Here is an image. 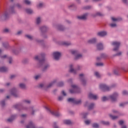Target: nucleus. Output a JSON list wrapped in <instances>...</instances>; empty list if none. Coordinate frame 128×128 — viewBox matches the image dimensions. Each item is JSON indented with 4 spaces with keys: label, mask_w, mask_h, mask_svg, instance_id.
<instances>
[{
    "label": "nucleus",
    "mask_w": 128,
    "mask_h": 128,
    "mask_svg": "<svg viewBox=\"0 0 128 128\" xmlns=\"http://www.w3.org/2000/svg\"><path fill=\"white\" fill-rule=\"evenodd\" d=\"M46 54H41L39 56H36L34 59L36 60H39L40 66H42L46 64V59H44V56Z\"/></svg>",
    "instance_id": "1"
},
{
    "label": "nucleus",
    "mask_w": 128,
    "mask_h": 128,
    "mask_svg": "<svg viewBox=\"0 0 128 128\" xmlns=\"http://www.w3.org/2000/svg\"><path fill=\"white\" fill-rule=\"evenodd\" d=\"M72 89L69 90L70 94H80V88L76 84L71 85Z\"/></svg>",
    "instance_id": "2"
},
{
    "label": "nucleus",
    "mask_w": 128,
    "mask_h": 128,
    "mask_svg": "<svg viewBox=\"0 0 128 128\" xmlns=\"http://www.w3.org/2000/svg\"><path fill=\"white\" fill-rule=\"evenodd\" d=\"M68 100L69 102H72L75 104H82V100H78L74 98H69Z\"/></svg>",
    "instance_id": "3"
},
{
    "label": "nucleus",
    "mask_w": 128,
    "mask_h": 128,
    "mask_svg": "<svg viewBox=\"0 0 128 128\" xmlns=\"http://www.w3.org/2000/svg\"><path fill=\"white\" fill-rule=\"evenodd\" d=\"M71 53L72 54H74V56H76L75 60H78V58H80L82 56V55L78 54V51L76 50H72Z\"/></svg>",
    "instance_id": "4"
},
{
    "label": "nucleus",
    "mask_w": 128,
    "mask_h": 128,
    "mask_svg": "<svg viewBox=\"0 0 128 128\" xmlns=\"http://www.w3.org/2000/svg\"><path fill=\"white\" fill-rule=\"evenodd\" d=\"M100 88L102 92H108L110 90V88L106 84H100Z\"/></svg>",
    "instance_id": "5"
},
{
    "label": "nucleus",
    "mask_w": 128,
    "mask_h": 128,
    "mask_svg": "<svg viewBox=\"0 0 128 128\" xmlns=\"http://www.w3.org/2000/svg\"><path fill=\"white\" fill-rule=\"evenodd\" d=\"M112 45L114 46V48L113 49L114 52H116V50H118L120 48V42H112Z\"/></svg>",
    "instance_id": "6"
},
{
    "label": "nucleus",
    "mask_w": 128,
    "mask_h": 128,
    "mask_svg": "<svg viewBox=\"0 0 128 128\" xmlns=\"http://www.w3.org/2000/svg\"><path fill=\"white\" fill-rule=\"evenodd\" d=\"M46 110H48V112H50V114H52V116H60V112H56V111H52L50 109L48 108L46 106L45 107Z\"/></svg>",
    "instance_id": "7"
},
{
    "label": "nucleus",
    "mask_w": 128,
    "mask_h": 128,
    "mask_svg": "<svg viewBox=\"0 0 128 128\" xmlns=\"http://www.w3.org/2000/svg\"><path fill=\"white\" fill-rule=\"evenodd\" d=\"M14 108H16V110H26V108H24L22 106V104H18L16 105H14Z\"/></svg>",
    "instance_id": "8"
},
{
    "label": "nucleus",
    "mask_w": 128,
    "mask_h": 128,
    "mask_svg": "<svg viewBox=\"0 0 128 128\" xmlns=\"http://www.w3.org/2000/svg\"><path fill=\"white\" fill-rule=\"evenodd\" d=\"M53 56L54 57V60H60V52H54L53 53Z\"/></svg>",
    "instance_id": "9"
},
{
    "label": "nucleus",
    "mask_w": 128,
    "mask_h": 128,
    "mask_svg": "<svg viewBox=\"0 0 128 128\" xmlns=\"http://www.w3.org/2000/svg\"><path fill=\"white\" fill-rule=\"evenodd\" d=\"M88 16V13H85L82 16H78L77 18H78V20H86Z\"/></svg>",
    "instance_id": "10"
},
{
    "label": "nucleus",
    "mask_w": 128,
    "mask_h": 128,
    "mask_svg": "<svg viewBox=\"0 0 128 128\" xmlns=\"http://www.w3.org/2000/svg\"><path fill=\"white\" fill-rule=\"evenodd\" d=\"M118 96V93H114L113 94L110 96V98L112 102H116V98Z\"/></svg>",
    "instance_id": "11"
},
{
    "label": "nucleus",
    "mask_w": 128,
    "mask_h": 128,
    "mask_svg": "<svg viewBox=\"0 0 128 128\" xmlns=\"http://www.w3.org/2000/svg\"><path fill=\"white\" fill-rule=\"evenodd\" d=\"M10 94L14 96V98H18L19 96L18 94H16V88H13L10 90Z\"/></svg>",
    "instance_id": "12"
},
{
    "label": "nucleus",
    "mask_w": 128,
    "mask_h": 128,
    "mask_svg": "<svg viewBox=\"0 0 128 128\" xmlns=\"http://www.w3.org/2000/svg\"><path fill=\"white\" fill-rule=\"evenodd\" d=\"M8 18V13L6 12L4 13V14L3 16H0V18L2 20H6Z\"/></svg>",
    "instance_id": "13"
},
{
    "label": "nucleus",
    "mask_w": 128,
    "mask_h": 128,
    "mask_svg": "<svg viewBox=\"0 0 128 128\" xmlns=\"http://www.w3.org/2000/svg\"><path fill=\"white\" fill-rule=\"evenodd\" d=\"M108 58V55L104 54H101L100 57L97 58L98 60H100L102 58Z\"/></svg>",
    "instance_id": "14"
},
{
    "label": "nucleus",
    "mask_w": 128,
    "mask_h": 128,
    "mask_svg": "<svg viewBox=\"0 0 128 128\" xmlns=\"http://www.w3.org/2000/svg\"><path fill=\"white\" fill-rule=\"evenodd\" d=\"M88 98H91L92 100H97L98 99V96L92 94V93H90L88 94Z\"/></svg>",
    "instance_id": "15"
},
{
    "label": "nucleus",
    "mask_w": 128,
    "mask_h": 128,
    "mask_svg": "<svg viewBox=\"0 0 128 128\" xmlns=\"http://www.w3.org/2000/svg\"><path fill=\"white\" fill-rule=\"evenodd\" d=\"M97 36H106V32H98L97 34Z\"/></svg>",
    "instance_id": "16"
},
{
    "label": "nucleus",
    "mask_w": 128,
    "mask_h": 128,
    "mask_svg": "<svg viewBox=\"0 0 128 128\" xmlns=\"http://www.w3.org/2000/svg\"><path fill=\"white\" fill-rule=\"evenodd\" d=\"M80 76L83 86H86V80L84 79V78H82V76H84V74H80Z\"/></svg>",
    "instance_id": "17"
},
{
    "label": "nucleus",
    "mask_w": 128,
    "mask_h": 128,
    "mask_svg": "<svg viewBox=\"0 0 128 128\" xmlns=\"http://www.w3.org/2000/svg\"><path fill=\"white\" fill-rule=\"evenodd\" d=\"M74 66L72 64L70 65V72H72L73 74H76V70L73 68Z\"/></svg>",
    "instance_id": "18"
},
{
    "label": "nucleus",
    "mask_w": 128,
    "mask_h": 128,
    "mask_svg": "<svg viewBox=\"0 0 128 128\" xmlns=\"http://www.w3.org/2000/svg\"><path fill=\"white\" fill-rule=\"evenodd\" d=\"M96 48L98 50H104V46L102 44H98L96 45Z\"/></svg>",
    "instance_id": "19"
},
{
    "label": "nucleus",
    "mask_w": 128,
    "mask_h": 128,
    "mask_svg": "<svg viewBox=\"0 0 128 128\" xmlns=\"http://www.w3.org/2000/svg\"><path fill=\"white\" fill-rule=\"evenodd\" d=\"M8 70V69L6 68V67L3 66L0 68V72H6Z\"/></svg>",
    "instance_id": "20"
},
{
    "label": "nucleus",
    "mask_w": 128,
    "mask_h": 128,
    "mask_svg": "<svg viewBox=\"0 0 128 128\" xmlns=\"http://www.w3.org/2000/svg\"><path fill=\"white\" fill-rule=\"evenodd\" d=\"M16 118V115H13L10 118L7 120V122H12V120H14V119Z\"/></svg>",
    "instance_id": "21"
},
{
    "label": "nucleus",
    "mask_w": 128,
    "mask_h": 128,
    "mask_svg": "<svg viewBox=\"0 0 128 128\" xmlns=\"http://www.w3.org/2000/svg\"><path fill=\"white\" fill-rule=\"evenodd\" d=\"M92 16H93L94 18L96 16H104V14L100 13V12H97L96 14H92Z\"/></svg>",
    "instance_id": "22"
},
{
    "label": "nucleus",
    "mask_w": 128,
    "mask_h": 128,
    "mask_svg": "<svg viewBox=\"0 0 128 128\" xmlns=\"http://www.w3.org/2000/svg\"><path fill=\"white\" fill-rule=\"evenodd\" d=\"M40 30L42 32H48V28L46 26H42L40 28Z\"/></svg>",
    "instance_id": "23"
},
{
    "label": "nucleus",
    "mask_w": 128,
    "mask_h": 128,
    "mask_svg": "<svg viewBox=\"0 0 128 128\" xmlns=\"http://www.w3.org/2000/svg\"><path fill=\"white\" fill-rule=\"evenodd\" d=\"M88 44H96V38H94L88 41Z\"/></svg>",
    "instance_id": "24"
},
{
    "label": "nucleus",
    "mask_w": 128,
    "mask_h": 128,
    "mask_svg": "<svg viewBox=\"0 0 128 128\" xmlns=\"http://www.w3.org/2000/svg\"><path fill=\"white\" fill-rule=\"evenodd\" d=\"M64 124H72V121H70V120H64L63 121Z\"/></svg>",
    "instance_id": "25"
},
{
    "label": "nucleus",
    "mask_w": 128,
    "mask_h": 128,
    "mask_svg": "<svg viewBox=\"0 0 128 128\" xmlns=\"http://www.w3.org/2000/svg\"><path fill=\"white\" fill-rule=\"evenodd\" d=\"M56 80H54L51 83H50L48 84V85L47 86V88H52V86H54V84H56Z\"/></svg>",
    "instance_id": "26"
},
{
    "label": "nucleus",
    "mask_w": 128,
    "mask_h": 128,
    "mask_svg": "<svg viewBox=\"0 0 128 128\" xmlns=\"http://www.w3.org/2000/svg\"><path fill=\"white\" fill-rule=\"evenodd\" d=\"M57 28L59 30H61V32H62V30H64V26L61 25L58 26Z\"/></svg>",
    "instance_id": "27"
},
{
    "label": "nucleus",
    "mask_w": 128,
    "mask_h": 128,
    "mask_svg": "<svg viewBox=\"0 0 128 128\" xmlns=\"http://www.w3.org/2000/svg\"><path fill=\"white\" fill-rule=\"evenodd\" d=\"M68 8H70V10H76V6L74 4L70 5L68 6Z\"/></svg>",
    "instance_id": "28"
},
{
    "label": "nucleus",
    "mask_w": 128,
    "mask_h": 128,
    "mask_svg": "<svg viewBox=\"0 0 128 128\" xmlns=\"http://www.w3.org/2000/svg\"><path fill=\"white\" fill-rule=\"evenodd\" d=\"M112 20L113 22H120V20H122V18H113V17L112 18Z\"/></svg>",
    "instance_id": "29"
},
{
    "label": "nucleus",
    "mask_w": 128,
    "mask_h": 128,
    "mask_svg": "<svg viewBox=\"0 0 128 128\" xmlns=\"http://www.w3.org/2000/svg\"><path fill=\"white\" fill-rule=\"evenodd\" d=\"M2 45H3V46L5 48H8V47L10 46L8 42H4L2 44Z\"/></svg>",
    "instance_id": "30"
},
{
    "label": "nucleus",
    "mask_w": 128,
    "mask_h": 128,
    "mask_svg": "<svg viewBox=\"0 0 128 128\" xmlns=\"http://www.w3.org/2000/svg\"><path fill=\"white\" fill-rule=\"evenodd\" d=\"M19 86L20 88H22L23 90H24V88H26V84L22 83V84H19Z\"/></svg>",
    "instance_id": "31"
},
{
    "label": "nucleus",
    "mask_w": 128,
    "mask_h": 128,
    "mask_svg": "<svg viewBox=\"0 0 128 128\" xmlns=\"http://www.w3.org/2000/svg\"><path fill=\"white\" fill-rule=\"evenodd\" d=\"M62 44H63L64 46H70L72 44L70 42H63L62 43Z\"/></svg>",
    "instance_id": "32"
},
{
    "label": "nucleus",
    "mask_w": 128,
    "mask_h": 128,
    "mask_svg": "<svg viewBox=\"0 0 128 128\" xmlns=\"http://www.w3.org/2000/svg\"><path fill=\"white\" fill-rule=\"evenodd\" d=\"M92 128H100V125L96 123H94L92 125Z\"/></svg>",
    "instance_id": "33"
},
{
    "label": "nucleus",
    "mask_w": 128,
    "mask_h": 128,
    "mask_svg": "<svg viewBox=\"0 0 128 128\" xmlns=\"http://www.w3.org/2000/svg\"><path fill=\"white\" fill-rule=\"evenodd\" d=\"M14 6H13L10 8V12H11V14H14Z\"/></svg>",
    "instance_id": "34"
},
{
    "label": "nucleus",
    "mask_w": 128,
    "mask_h": 128,
    "mask_svg": "<svg viewBox=\"0 0 128 128\" xmlns=\"http://www.w3.org/2000/svg\"><path fill=\"white\" fill-rule=\"evenodd\" d=\"M94 103H92L89 106H88V110H92L94 108Z\"/></svg>",
    "instance_id": "35"
},
{
    "label": "nucleus",
    "mask_w": 128,
    "mask_h": 128,
    "mask_svg": "<svg viewBox=\"0 0 128 128\" xmlns=\"http://www.w3.org/2000/svg\"><path fill=\"white\" fill-rule=\"evenodd\" d=\"M110 116L113 120H116V118H118V116H112V114H110Z\"/></svg>",
    "instance_id": "36"
},
{
    "label": "nucleus",
    "mask_w": 128,
    "mask_h": 128,
    "mask_svg": "<svg viewBox=\"0 0 128 128\" xmlns=\"http://www.w3.org/2000/svg\"><path fill=\"white\" fill-rule=\"evenodd\" d=\"M21 50H22V48H18L16 49V51H13V52L14 54H18V53L20 52Z\"/></svg>",
    "instance_id": "37"
},
{
    "label": "nucleus",
    "mask_w": 128,
    "mask_h": 128,
    "mask_svg": "<svg viewBox=\"0 0 128 128\" xmlns=\"http://www.w3.org/2000/svg\"><path fill=\"white\" fill-rule=\"evenodd\" d=\"M101 124H105V126H108V124H110V122L102 121Z\"/></svg>",
    "instance_id": "38"
},
{
    "label": "nucleus",
    "mask_w": 128,
    "mask_h": 128,
    "mask_svg": "<svg viewBox=\"0 0 128 128\" xmlns=\"http://www.w3.org/2000/svg\"><path fill=\"white\" fill-rule=\"evenodd\" d=\"M50 67V65H48V64H46L44 68H43L42 69V71L43 72H45L46 70V68H49Z\"/></svg>",
    "instance_id": "39"
},
{
    "label": "nucleus",
    "mask_w": 128,
    "mask_h": 128,
    "mask_svg": "<svg viewBox=\"0 0 128 128\" xmlns=\"http://www.w3.org/2000/svg\"><path fill=\"white\" fill-rule=\"evenodd\" d=\"M26 10L27 14H32V10L31 9H26Z\"/></svg>",
    "instance_id": "40"
},
{
    "label": "nucleus",
    "mask_w": 128,
    "mask_h": 128,
    "mask_svg": "<svg viewBox=\"0 0 128 128\" xmlns=\"http://www.w3.org/2000/svg\"><path fill=\"white\" fill-rule=\"evenodd\" d=\"M24 2L26 4H28V6L30 4V2L28 0H24Z\"/></svg>",
    "instance_id": "41"
},
{
    "label": "nucleus",
    "mask_w": 128,
    "mask_h": 128,
    "mask_svg": "<svg viewBox=\"0 0 128 128\" xmlns=\"http://www.w3.org/2000/svg\"><path fill=\"white\" fill-rule=\"evenodd\" d=\"M1 106L2 108H4V106H6V101L4 100H2L1 102Z\"/></svg>",
    "instance_id": "42"
},
{
    "label": "nucleus",
    "mask_w": 128,
    "mask_h": 128,
    "mask_svg": "<svg viewBox=\"0 0 128 128\" xmlns=\"http://www.w3.org/2000/svg\"><path fill=\"white\" fill-rule=\"evenodd\" d=\"M102 100V102H106V100H108V98L106 96H104Z\"/></svg>",
    "instance_id": "43"
},
{
    "label": "nucleus",
    "mask_w": 128,
    "mask_h": 128,
    "mask_svg": "<svg viewBox=\"0 0 128 128\" xmlns=\"http://www.w3.org/2000/svg\"><path fill=\"white\" fill-rule=\"evenodd\" d=\"M64 82H60L59 83H58V86H64Z\"/></svg>",
    "instance_id": "44"
},
{
    "label": "nucleus",
    "mask_w": 128,
    "mask_h": 128,
    "mask_svg": "<svg viewBox=\"0 0 128 128\" xmlns=\"http://www.w3.org/2000/svg\"><path fill=\"white\" fill-rule=\"evenodd\" d=\"M95 76H96V78H100V73H98V72H96Z\"/></svg>",
    "instance_id": "45"
},
{
    "label": "nucleus",
    "mask_w": 128,
    "mask_h": 128,
    "mask_svg": "<svg viewBox=\"0 0 128 128\" xmlns=\"http://www.w3.org/2000/svg\"><path fill=\"white\" fill-rule=\"evenodd\" d=\"M42 6H44V4H42V3H40L39 4L36 6L38 8H42Z\"/></svg>",
    "instance_id": "46"
},
{
    "label": "nucleus",
    "mask_w": 128,
    "mask_h": 128,
    "mask_svg": "<svg viewBox=\"0 0 128 128\" xmlns=\"http://www.w3.org/2000/svg\"><path fill=\"white\" fill-rule=\"evenodd\" d=\"M26 36L28 38V40H32V36H30V35H26Z\"/></svg>",
    "instance_id": "47"
},
{
    "label": "nucleus",
    "mask_w": 128,
    "mask_h": 128,
    "mask_svg": "<svg viewBox=\"0 0 128 128\" xmlns=\"http://www.w3.org/2000/svg\"><path fill=\"white\" fill-rule=\"evenodd\" d=\"M88 114V113H82V116H83L84 118H86V116Z\"/></svg>",
    "instance_id": "48"
},
{
    "label": "nucleus",
    "mask_w": 128,
    "mask_h": 128,
    "mask_svg": "<svg viewBox=\"0 0 128 128\" xmlns=\"http://www.w3.org/2000/svg\"><path fill=\"white\" fill-rule=\"evenodd\" d=\"M122 94H124V96H126L127 94H128V92L126 90H124L122 92Z\"/></svg>",
    "instance_id": "49"
},
{
    "label": "nucleus",
    "mask_w": 128,
    "mask_h": 128,
    "mask_svg": "<svg viewBox=\"0 0 128 128\" xmlns=\"http://www.w3.org/2000/svg\"><path fill=\"white\" fill-rule=\"evenodd\" d=\"M40 18H38L36 19V24H40Z\"/></svg>",
    "instance_id": "50"
},
{
    "label": "nucleus",
    "mask_w": 128,
    "mask_h": 128,
    "mask_svg": "<svg viewBox=\"0 0 128 128\" xmlns=\"http://www.w3.org/2000/svg\"><path fill=\"white\" fill-rule=\"evenodd\" d=\"M96 66H104V64L103 63H102V62H100V63H96Z\"/></svg>",
    "instance_id": "51"
},
{
    "label": "nucleus",
    "mask_w": 128,
    "mask_h": 128,
    "mask_svg": "<svg viewBox=\"0 0 128 128\" xmlns=\"http://www.w3.org/2000/svg\"><path fill=\"white\" fill-rule=\"evenodd\" d=\"M110 26H111V28H115V26H116V24H110Z\"/></svg>",
    "instance_id": "52"
},
{
    "label": "nucleus",
    "mask_w": 128,
    "mask_h": 128,
    "mask_svg": "<svg viewBox=\"0 0 128 128\" xmlns=\"http://www.w3.org/2000/svg\"><path fill=\"white\" fill-rule=\"evenodd\" d=\"M40 75H37L34 77L35 80H38V78H40Z\"/></svg>",
    "instance_id": "53"
},
{
    "label": "nucleus",
    "mask_w": 128,
    "mask_h": 128,
    "mask_svg": "<svg viewBox=\"0 0 128 128\" xmlns=\"http://www.w3.org/2000/svg\"><path fill=\"white\" fill-rule=\"evenodd\" d=\"M8 58L9 60V64H12V57H8Z\"/></svg>",
    "instance_id": "54"
},
{
    "label": "nucleus",
    "mask_w": 128,
    "mask_h": 128,
    "mask_svg": "<svg viewBox=\"0 0 128 128\" xmlns=\"http://www.w3.org/2000/svg\"><path fill=\"white\" fill-rule=\"evenodd\" d=\"M91 8H92V6H86L84 7V10H90Z\"/></svg>",
    "instance_id": "55"
},
{
    "label": "nucleus",
    "mask_w": 128,
    "mask_h": 128,
    "mask_svg": "<svg viewBox=\"0 0 128 128\" xmlns=\"http://www.w3.org/2000/svg\"><path fill=\"white\" fill-rule=\"evenodd\" d=\"M85 124H90V120H86L85 121Z\"/></svg>",
    "instance_id": "56"
},
{
    "label": "nucleus",
    "mask_w": 128,
    "mask_h": 128,
    "mask_svg": "<svg viewBox=\"0 0 128 128\" xmlns=\"http://www.w3.org/2000/svg\"><path fill=\"white\" fill-rule=\"evenodd\" d=\"M4 32H10V30L8 28H5L3 30Z\"/></svg>",
    "instance_id": "57"
},
{
    "label": "nucleus",
    "mask_w": 128,
    "mask_h": 128,
    "mask_svg": "<svg viewBox=\"0 0 128 128\" xmlns=\"http://www.w3.org/2000/svg\"><path fill=\"white\" fill-rule=\"evenodd\" d=\"M16 6H17V8H22V6L18 4H17L16 5Z\"/></svg>",
    "instance_id": "58"
},
{
    "label": "nucleus",
    "mask_w": 128,
    "mask_h": 128,
    "mask_svg": "<svg viewBox=\"0 0 128 128\" xmlns=\"http://www.w3.org/2000/svg\"><path fill=\"white\" fill-rule=\"evenodd\" d=\"M24 102H26V104H30V100H24Z\"/></svg>",
    "instance_id": "59"
},
{
    "label": "nucleus",
    "mask_w": 128,
    "mask_h": 128,
    "mask_svg": "<svg viewBox=\"0 0 128 128\" xmlns=\"http://www.w3.org/2000/svg\"><path fill=\"white\" fill-rule=\"evenodd\" d=\"M119 124H120V126H122V125L124 124V121L123 120H120L119 122Z\"/></svg>",
    "instance_id": "60"
},
{
    "label": "nucleus",
    "mask_w": 128,
    "mask_h": 128,
    "mask_svg": "<svg viewBox=\"0 0 128 128\" xmlns=\"http://www.w3.org/2000/svg\"><path fill=\"white\" fill-rule=\"evenodd\" d=\"M54 128H59L58 126H56V123L54 122Z\"/></svg>",
    "instance_id": "61"
},
{
    "label": "nucleus",
    "mask_w": 128,
    "mask_h": 128,
    "mask_svg": "<svg viewBox=\"0 0 128 128\" xmlns=\"http://www.w3.org/2000/svg\"><path fill=\"white\" fill-rule=\"evenodd\" d=\"M58 100H62V96H60L58 98Z\"/></svg>",
    "instance_id": "62"
},
{
    "label": "nucleus",
    "mask_w": 128,
    "mask_h": 128,
    "mask_svg": "<svg viewBox=\"0 0 128 128\" xmlns=\"http://www.w3.org/2000/svg\"><path fill=\"white\" fill-rule=\"evenodd\" d=\"M82 67V66H77V70H80Z\"/></svg>",
    "instance_id": "63"
},
{
    "label": "nucleus",
    "mask_w": 128,
    "mask_h": 128,
    "mask_svg": "<svg viewBox=\"0 0 128 128\" xmlns=\"http://www.w3.org/2000/svg\"><path fill=\"white\" fill-rule=\"evenodd\" d=\"M39 88H44V84H41L39 85Z\"/></svg>",
    "instance_id": "64"
}]
</instances>
